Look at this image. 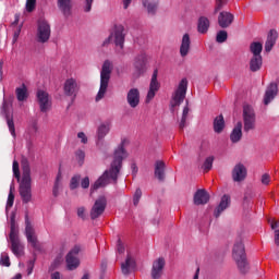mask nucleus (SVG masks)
Masks as SVG:
<instances>
[{
  "label": "nucleus",
  "mask_w": 279,
  "mask_h": 279,
  "mask_svg": "<svg viewBox=\"0 0 279 279\" xmlns=\"http://www.w3.org/2000/svg\"><path fill=\"white\" fill-rule=\"evenodd\" d=\"M60 186H62V173L59 172L52 190V195L54 197H58V195H60Z\"/></svg>",
  "instance_id": "e433bc0d"
},
{
  "label": "nucleus",
  "mask_w": 279,
  "mask_h": 279,
  "mask_svg": "<svg viewBox=\"0 0 279 279\" xmlns=\"http://www.w3.org/2000/svg\"><path fill=\"white\" fill-rule=\"evenodd\" d=\"M29 134H36L38 132V122L33 121L28 126Z\"/></svg>",
  "instance_id": "864d4df0"
},
{
  "label": "nucleus",
  "mask_w": 279,
  "mask_h": 279,
  "mask_svg": "<svg viewBox=\"0 0 279 279\" xmlns=\"http://www.w3.org/2000/svg\"><path fill=\"white\" fill-rule=\"evenodd\" d=\"M155 177L162 181L165 180V163L163 161H156L155 163Z\"/></svg>",
  "instance_id": "72a5a7b5"
},
{
  "label": "nucleus",
  "mask_w": 279,
  "mask_h": 279,
  "mask_svg": "<svg viewBox=\"0 0 279 279\" xmlns=\"http://www.w3.org/2000/svg\"><path fill=\"white\" fill-rule=\"evenodd\" d=\"M189 112H190L189 107L187 106L184 107L181 122L179 124L180 130H184L186 128V119H189Z\"/></svg>",
  "instance_id": "58836bf2"
},
{
  "label": "nucleus",
  "mask_w": 279,
  "mask_h": 279,
  "mask_svg": "<svg viewBox=\"0 0 279 279\" xmlns=\"http://www.w3.org/2000/svg\"><path fill=\"white\" fill-rule=\"evenodd\" d=\"M22 180L20 182V196L23 204H29L32 202V169L29 168V161L27 158H22Z\"/></svg>",
  "instance_id": "f03ea898"
},
{
  "label": "nucleus",
  "mask_w": 279,
  "mask_h": 279,
  "mask_svg": "<svg viewBox=\"0 0 279 279\" xmlns=\"http://www.w3.org/2000/svg\"><path fill=\"white\" fill-rule=\"evenodd\" d=\"M208 27H210V21L206 16H201L198 19V32L199 34H206L208 32Z\"/></svg>",
  "instance_id": "473e14b6"
},
{
  "label": "nucleus",
  "mask_w": 279,
  "mask_h": 279,
  "mask_svg": "<svg viewBox=\"0 0 279 279\" xmlns=\"http://www.w3.org/2000/svg\"><path fill=\"white\" fill-rule=\"evenodd\" d=\"M25 232H26V238L28 243H31V245L35 248L38 247V239L36 238V234L34 232V227H32V223H29V221L26 220V228H25Z\"/></svg>",
  "instance_id": "b1692460"
},
{
  "label": "nucleus",
  "mask_w": 279,
  "mask_h": 279,
  "mask_svg": "<svg viewBox=\"0 0 279 279\" xmlns=\"http://www.w3.org/2000/svg\"><path fill=\"white\" fill-rule=\"evenodd\" d=\"M109 43H114L116 47L123 49L125 43V27L123 25H116L113 33L104 41V45H109Z\"/></svg>",
  "instance_id": "39448f33"
},
{
  "label": "nucleus",
  "mask_w": 279,
  "mask_h": 279,
  "mask_svg": "<svg viewBox=\"0 0 279 279\" xmlns=\"http://www.w3.org/2000/svg\"><path fill=\"white\" fill-rule=\"evenodd\" d=\"M189 51H191V36L189 34H184L180 47V53L182 58L189 56Z\"/></svg>",
  "instance_id": "bb28decb"
},
{
  "label": "nucleus",
  "mask_w": 279,
  "mask_h": 279,
  "mask_svg": "<svg viewBox=\"0 0 279 279\" xmlns=\"http://www.w3.org/2000/svg\"><path fill=\"white\" fill-rule=\"evenodd\" d=\"M250 51L253 53V56H260L263 53V44L258 41H254L250 46Z\"/></svg>",
  "instance_id": "4c0bfd02"
},
{
  "label": "nucleus",
  "mask_w": 279,
  "mask_h": 279,
  "mask_svg": "<svg viewBox=\"0 0 279 279\" xmlns=\"http://www.w3.org/2000/svg\"><path fill=\"white\" fill-rule=\"evenodd\" d=\"M11 250L15 256H23V245L19 240V228L14 223V219L11 220L10 231Z\"/></svg>",
  "instance_id": "0eeeda50"
},
{
  "label": "nucleus",
  "mask_w": 279,
  "mask_h": 279,
  "mask_svg": "<svg viewBox=\"0 0 279 279\" xmlns=\"http://www.w3.org/2000/svg\"><path fill=\"white\" fill-rule=\"evenodd\" d=\"M126 145L128 140H122L121 144L114 150L113 160L111 162L110 169L106 170L104 174L92 185V195L94 191H97V189H101L104 186H108V184H110L111 182H113V184H117V180H119V173L123 165V159L128 158V151H125Z\"/></svg>",
  "instance_id": "f257e3e1"
},
{
  "label": "nucleus",
  "mask_w": 279,
  "mask_h": 279,
  "mask_svg": "<svg viewBox=\"0 0 279 279\" xmlns=\"http://www.w3.org/2000/svg\"><path fill=\"white\" fill-rule=\"evenodd\" d=\"M142 196H143V192L141 191V189H137L133 196L134 206H138V202H141Z\"/></svg>",
  "instance_id": "a18cd8bd"
},
{
  "label": "nucleus",
  "mask_w": 279,
  "mask_h": 279,
  "mask_svg": "<svg viewBox=\"0 0 279 279\" xmlns=\"http://www.w3.org/2000/svg\"><path fill=\"white\" fill-rule=\"evenodd\" d=\"M126 101L130 108H137L141 104V92L138 88H131L126 94Z\"/></svg>",
  "instance_id": "f3484780"
},
{
  "label": "nucleus",
  "mask_w": 279,
  "mask_h": 279,
  "mask_svg": "<svg viewBox=\"0 0 279 279\" xmlns=\"http://www.w3.org/2000/svg\"><path fill=\"white\" fill-rule=\"evenodd\" d=\"M144 8H146L148 14H156L158 10V0H142Z\"/></svg>",
  "instance_id": "2f4dec72"
},
{
  "label": "nucleus",
  "mask_w": 279,
  "mask_h": 279,
  "mask_svg": "<svg viewBox=\"0 0 279 279\" xmlns=\"http://www.w3.org/2000/svg\"><path fill=\"white\" fill-rule=\"evenodd\" d=\"M112 73V63L110 61H105L100 72V88L96 96V101H101L108 93V84H110V75Z\"/></svg>",
  "instance_id": "20e7f679"
},
{
  "label": "nucleus",
  "mask_w": 279,
  "mask_h": 279,
  "mask_svg": "<svg viewBox=\"0 0 279 279\" xmlns=\"http://www.w3.org/2000/svg\"><path fill=\"white\" fill-rule=\"evenodd\" d=\"M243 123L238 122L234 126L233 131L231 132L230 140L233 143H239L243 136Z\"/></svg>",
  "instance_id": "c85d7f7f"
},
{
  "label": "nucleus",
  "mask_w": 279,
  "mask_h": 279,
  "mask_svg": "<svg viewBox=\"0 0 279 279\" xmlns=\"http://www.w3.org/2000/svg\"><path fill=\"white\" fill-rule=\"evenodd\" d=\"M227 40H228V32L226 31L218 32L216 36V41L221 44V43H226Z\"/></svg>",
  "instance_id": "a19ab883"
},
{
  "label": "nucleus",
  "mask_w": 279,
  "mask_h": 279,
  "mask_svg": "<svg viewBox=\"0 0 279 279\" xmlns=\"http://www.w3.org/2000/svg\"><path fill=\"white\" fill-rule=\"evenodd\" d=\"M15 95L17 100L20 101H25V99H27L28 94H27V87L25 86V84H23L22 87H17L15 89Z\"/></svg>",
  "instance_id": "c9c22d12"
},
{
  "label": "nucleus",
  "mask_w": 279,
  "mask_h": 279,
  "mask_svg": "<svg viewBox=\"0 0 279 279\" xmlns=\"http://www.w3.org/2000/svg\"><path fill=\"white\" fill-rule=\"evenodd\" d=\"M33 271H34V260H29L27 265V275L32 276Z\"/></svg>",
  "instance_id": "13d9d810"
},
{
  "label": "nucleus",
  "mask_w": 279,
  "mask_h": 279,
  "mask_svg": "<svg viewBox=\"0 0 279 279\" xmlns=\"http://www.w3.org/2000/svg\"><path fill=\"white\" fill-rule=\"evenodd\" d=\"M247 177V169L242 163H238L232 170V178L234 182H243Z\"/></svg>",
  "instance_id": "aec40b11"
},
{
  "label": "nucleus",
  "mask_w": 279,
  "mask_h": 279,
  "mask_svg": "<svg viewBox=\"0 0 279 279\" xmlns=\"http://www.w3.org/2000/svg\"><path fill=\"white\" fill-rule=\"evenodd\" d=\"M275 243L276 245H279V230L275 231Z\"/></svg>",
  "instance_id": "69168bd1"
},
{
  "label": "nucleus",
  "mask_w": 279,
  "mask_h": 279,
  "mask_svg": "<svg viewBox=\"0 0 279 279\" xmlns=\"http://www.w3.org/2000/svg\"><path fill=\"white\" fill-rule=\"evenodd\" d=\"M9 106L10 104L8 102V100H4L2 105V112L5 114L7 125L9 128L11 136L13 138H16V129L14 126V119L11 118L10 114L8 113Z\"/></svg>",
  "instance_id": "6ab92c4d"
},
{
  "label": "nucleus",
  "mask_w": 279,
  "mask_h": 279,
  "mask_svg": "<svg viewBox=\"0 0 279 279\" xmlns=\"http://www.w3.org/2000/svg\"><path fill=\"white\" fill-rule=\"evenodd\" d=\"M214 161H215V157H207L203 165L204 171L208 172L210 169H213Z\"/></svg>",
  "instance_id": "79ce46f5"
},
{
  "label": "nucleus",
  "mask_w": 279,
  "mask_h": 279,
  "mask_svg": "<svg viewBox=\"0 0 279 279\" xmlns=\"http://www.w3.org/2000/svg\"><path fill=\"white\" fill-rule=\"evenodd\" d=\"M187 88H189V81L186 78H182L172 97V101H171L172 110L177 108V106H180L182 101H184L186 97Z\"/></svg>",
  "instance_id": "6e6552de"
},
{
  "label": "nucleus",
  "mask_w": 279,
  "mask_h": 279,
  "mask_svg": "<svg viewBox=\"0 0 279 279\" xmlns=\"http://www.w3.org/2000/svg\"><path fill=\"white\" fill-rule=\"evenodd\" d=\"M25 10L29 13L34 12L36 10V0H26Z\"/></svg>",
  "instance_id": "37998d69"
},
{
  "label": "nucleus",
  "mask_w": 279,
  "mask_h": 279,
  "mask_svg": "<svg viewBox=\"0 0 279 279\" xmlns=\"http://www.w3.org/2000/svg\"><path fill=\"white\" fill-rule=\"evenodd\" d=\"M62 255H59L53 263L50 266V269L53 271V269H58L60 267V265H62Z\"/></svg>",
  "instance_id": "de8ad7c7"
},
{
  "label": "nucleus",
  "mask_w": 279,
  "mask_h": 279,
  "mask_svg": "<svg viewBox=\"0 0 279 279\" xmlns=\"http://www.w3.org/2000/svg\"><path fill=\"white\" fill-rule=\"evenodd\" d=\"M51 279H62V275H60V272L54 271L51 274L50 276Z\"/></svg>",
  "instance_id": "e2e57ef3"
},
{
  "label": "nucleus",
  "mask_w": 279,
  "mask_h": 279,
  "mask_svg": "<svg viewBox=\"0 0 279 279\" xmlns=\"http://www.w3.org/2000/svg\"><path fill=\"white\" fill-rule=\"evenodd\" d=\"M147 62V54L145 52L140 53L134 59L133 66L135 69L134 75L135 77H141L143 73H145V64Z\"/></svg>",
  "instance_id": "2eb2a0df"
},
{
  "label": "nucleus",
  "mask_w": 279,
  "mask_h": 279,
  "mask_svg": "<svg viewBox=\"0 0 279 279\" xmlns=\"http://www.w3.org/2000/svg\"><path fill=\"white\" fill-rule=\"evenodd\" d=\"M84 213H86V209L84 207H80L77 209V215H78V217H81V219H84V217H85Z\"/></svg>",
  "instance_id": "680f3d73"
},
{
  "label": "nucleus",
  "mask_w": 279,
  "mask_h": 279,
  "mask_svg": "<svg viewBox=\"0 0 279 279\" xmlns=\"http://www.w3.org/2000/svg\"><path fill=\"white\" fill-rule=\"evenodd\" d=\"M58 5L64 16L71 14V0H58Z\"/></svg>",
  "instance_id": "f704fd0d"
},
{
  "label": "nucleus",
  "mask_w": 279,
  "mask_h": 279,
  "mask_svg": "<svg viewBox=\"0 0 279 279\" xmlns=\"http://www.w3.org/2000/svg\"><path fill=\"white\" fill-rule=\"evenodd\" d=\"M234 21V15L230 12H220L218 16V25H220L222 28L230 27L232 25V22Z\"/></svg>",
  "instance_id": "4be33fe9"
},
{
  "label": "nucleus",
  "mask_w": 279,
  "mask_h": 279,
  "mask_svg": "<svg viewBox=\"0 0 279 279\" xmlns=\"http://www.w3.org/2000/svg\"><path fill=\"white\" fill-rule=\"evenodd\" d=\"M12 206H14V193H12V190H11L8 196L7 210L8 208H12Z\"/></svg>",
  "instance_id": "603ef678"
},
{
  "label": "nucleus",
  "mask_w": 279,
  "mask_h": 279,
  "mask_svg": "<svg viewBox=\"0 0 279 279\" xmlns=\"http://www.w3.org/2000/svg\"><path fill=\"white\" fill-rule=\"evenodd\" d=\"M19 36H21V29H17L14 32L13 34V45L16 44V41L19 40Z\"/></svg>",
  "instance_id": "052dcab7"
},
{
  "label": "nucleus",
  "mask_w": 279,
  "mask_h": 279,
  "mask_svg": "<svg viewBox=\"0 0 279 279\" xmlns=\"http://www.w3.org/2000/svg\"><path fill=\"white\" fill-rule=\"evenodd\" d=\"M80 186V175H74L70 181L71 191H75Z\"/></svg>",
  "instance_id": "c03bdc74"
},
{
  "label": "nucleus",
  "mask_w": 279,
  "mask_h": 279,
  "mask_svg": "<svg viewBox=\"0 0 279 279\" xmlns=\"http://www.w3.org/2000/svg\"><path fill=\"white\" fill-rule=\"evenodd\" d=\"M228 206H230V196L223 195L221 197L219 205L217 206V208L214 211L215 217L216 218L220 217L221 213H223V210H226V208H228Z\"/></svg>",
  "instance_id": "cd10ccee"
},
{
  "label": "nucleus",
  "mask_w": 279,
  "mask_h": 279,
  "mask_svg": "<svg viewBox=\"0 0 279 279\" xmlns=\"http://www.w3.org/2000/svg\"><path fill=\"white\" fill-rule=\"evenodd\" d=\"M84 158H86V154H84V150H77L76 151V160H78V165H84Z\"/></svg>",
  "instance_id": "3c124183"
},
{
  "label": "nucleus",
  "mask_w": 279,
  "mask_h": 279,
  "mask_svg": "<svg viewBox=\"0 0 279 279\" xmlns=\"http://www.w3.org/2000/svg\"><path fill=\"white\" fill-rule=\"evenodd\" d=\"M82 189H88L90 186V179L88 177L84 178L81 182Z\"/></svg>",
  "instance_id": "5fc2aeb1"
},
{
  "label": "nucleus",
  "mask_w": 279,
  "mask_h": 279,
  "mask_svg": "<svg viewBox=\"0 0 279 279\" xmlns=\"http://www.w3.org/2000/svg\"><path fill=\"white\" fill-rule=\"evenodd\" d=\"M118 252L119 254H123V252H125V246H123L121 240L118 241Z\"/></svg>",
  "instance_id": "bf43d9fd"
},
{
  "label": "nucleus",
  "mask_w": 279,
  "mask_h": 279,
  "mask_svg": "<svg viewBox=\"0 0 279 279\" xmlns=\"http://www.w3.org/2000/svg\"><path fill=\"white\" fill-rule=\"evenodd\" d=\"M63 90L68 97H75V95H77V90H80V85L75 78H68L64 83Z\"/></svg>",
  "instance_id": "a211bd4d"
},
{
  "label": "nucleus",
  "mask_w": 279,
  "mask_h": 279,
  "mask_svg": "<svg viewBox=\"0 0 279 279\" xmlns=\"http://www.w3.org/2000/svg\"><path fill=\"white\" fill-rule=\"evenodd\" d=\"M77 137L81 138V143H83L84 145H86V143H88V138L86 137V134H84V132H80L77 134Z\"/></svg>",
  "instance_id": "6e6d98bb"
},
{
  "label": "nucleus",
  "mask_w": 279,
  "mask_h": 279,
  "mask_svg": "<svg viewBox=\"0 0 279 279\" xmlns=\"http://www.w3.org/2000/svg\"><path fill=\"white\" fill-rule=\"evenodd\" d=\"M80 245H75L66 255L65 263L69 271H73L80 267V258L77 255L80 254Z\"/></svg>",
  "instance_id": "9b49d317"
},
{
  "label": "nucleus",
  "mask_w": 279,
  "mask_h": 279,
  "mask_svg": "<svg viewBox=\"0 0 279 279\" xmlns=\"http://www.w3.org/2000/svg\"><path fill=\"white\" fill-rule=\"evenodd\" d=\"M209 199L210 196L208 195V192H206L205 190H198L194 195V204H196V206L208 204Z\"/></svg>",
  "instance_id": "a878e982"
},
{
  "label": "nucleus",
  "mask_w": 279,
  "mask_h": 279,
  "mask_svg": "<svg viewBox=\"0 0 279 279\" xmlns=\"http://www.w3.org/2000/svg\"><path fill=\"white\" fill-rule=\"evenodd\" d=\"M232 256L241 274H247V271H250V264L247 263V255L245 254V245H243V240L240 239L234 243Z\"/></svg>",
  "instance_id": "7ed1b4c3"
},
{
  "label": "nucleus",
  "mask_w": 279,
  "mask_h": 279,
  "mask_svg": "<svg viewBox=\"0 0 279 279\" xmlns=\"http://www.w3.org/2000/svg\"><path fill=\"white\" fill-rule=\"evenodd\" d=\"M163 269H165V258L159 257L157 260L153 263L151 278L153 279L161 278Z\"/></svg>",
  "instance_id": "412c9836"
},
{
  "label": "nucleus",
  "mask_w": 279,
  "mask_h": 279,
  "mask_svg": "<svg viewBox=\"0 0 279 279\" xmlns=\"http://www.w3.org/2000/svg\"><path fill=\"white\" fill-rule=\"evenodd\" d=\"M262 66H263V56H258V54L253 56L250 61V70L253 73H256V71H260Z\"/></svg>",
  "instance_id": "c756f323"
},
{
  "label": "nucleus",
  "mask_w": 279,
  "mask_h": 279,
  "mask_svg": "<svg viewBox=\"0 0 279 279\" xmlns=\"http://www.w3.org/2000/svg\"><path fill=\"white\" fill-rule=\"evenodd\" d=\"M51 38V26L47 20H39L37 24V43H47Z\"/></svg>",
  "instance_id": "1a4fd4ad"
},
{
  "label": "nucleus",
  "mask_w": 279,
  "mask_h": 279,
  "mask_svg": "<svg viewBox=\"0 0 279 279\" xmlns=\"http://www.w3.org/2000/svg\"><path fill=\"white\" fill-rule=\"evenodd\" d=\"M111 128H112L111 121L102 122L97 129L98 141H102V138H106V135L110 133Z\"/></svg>",
  "instance_id": "393cba45"
},
{
  "label": "nucleus",
  "mask_w": 279,
  "mask_h": 279,
  "mask_svg": "<svg viewBox=\"0 0 279 279\" xmlns=\"http://www.w3.org/2000/svg\"><path fill=\"white\" fill-rule=\"evenodd\" d=\"M278 96V84L276 83H270L265 92L264 95V105L269 106V102L276 99Z\"/></svg>",
  "instance_id": "dca6fc26"
},
{
  "label": "nucleus",
  "mask_w": 279,
  "mask_h": 279,
  "mask_svg": "<svg viewBox=\"0 0 279 279\" xmlns=\"http://www.w3.org/2000/svg\"><path fill=\"white\" fill-rule=\"evenodd\" d=\"M131 169H132L133 173H138V167H136V163H132Z\"/></svg>",
  "instance_id": "338daca9"
},
{
  "label": "nucleus",
  "mask_w": 279,
  "mask_h": 279,
  "mask_svg": "<svg viewBox=\"0 0 279 279\" xmlns=\"http://www.w3.org/2000/svg\"><path fill=\"white\" fill-rule=\"evenodd\" d=\"M270 226L272 230H276V228H278V221L271 220Z\"/></svg>",
  "instance_id": "774afa93"
},
{
  "label": "nucleus",
  "mask_w": 279,
  "mask_h": 279,
  "mask_svg": "<svg viewBox=\"0 0 279 279\" xmlns=\"http://www.w3.org/2000/svg\"><path fill=\"white\" fill-rule=\"evenodd\" d=\"M13 174L16 180H21V170L19 169V161H13Z\"/></svg>",
  "instance_id": "49530a36"
},
{
  "label": "nucleus",
  "mask_w": 279,
  "mask_h": 279,
  "mask_svg": "<svg viewBox=\"0 0 279 279\" xmlns=\"http://www.w3.org/2000/svg\"><path fill=\"white\" fill-rule=\"evenodd\" d=\"M124 10H128L130 8V4L132 3V0H122Z\"/></svg>",
  "instance_id": "0e129e2a"
},
{
  "label": "nucleus",
  "mask_w": 279,
  "mask_h": 279,
  "mask_svg": "<svg viewBox=\"0 0 279 279\" xmlns=\"http://www.w3.org/2000/svg\"><path fill=\"white\" fill-rule=\"evenodd\" d=\"M106 206H108V201L106 199V196H100L96 199L94 206L90 210V218L92 219H98V217H101L106 210Z\"/></svg>",
  "instance_id": "f8f14e48"
},
{
  "label": "nucleus",
  "mask_w": 279,
  "mask_h": 279,
  "mask_svg": "<svg viewBox=\"0 0 279 279\" xmlns=\"http://www.w3.org/2000/svg\"><path fill=\"white\" fill-rule=\"evenodd\" d=\"M276 40H278V32H276V29H270L265 43L266 53H269L274 49Z\"/></svg>",
  "instance_id": "5701e85b"
},
{
  "label": "nucleus",
  "mask_w": 279,
  "mask_h": 279,
  "mask_svg": "<svg viewBox=\"0 0 279 279\" xmlns=\"http://www.w3.org/2000/svg\"><path fill=\"white\" fill-rule=\"evenodd\" d=\"M157 90H160V83L158 82V70H154L149 85V90L146 96V104H149L151 99L156 97Z\"/></svg>",
  "instance_id": "4468645a"
},
{
  "label": "nucleus",
  "mask_w": 279,
  "mask_h": 279,
  "mask_svg": "<svg viewBox=\"0 0 279 279\" xmlns=\"http://www.w3.org/2000/svg\"><path fill=\"white\" fill-rule=\"evenodd\" d=\"M0 265H2V267H10V256L8 253H1Z\"/></svg>",
  "instance_id": "ea45409f"
},
{
  "label": "nucleus",
  "mask_w": 279,
  "mask_h": 279,
  "mask_svg": "<svg viewBox=\"0 0 279 279\" xmlns=\"http://www.w3.org/2000/svg\"><path fill=\"white\" fill-rule=\"evenodd\" d=\"M226 128V120H223V116H218L214 120V132L217 134H221L223 132V129Z\"/></svg>",
  "instance_id": "7c9ffc66"
},
{
  "label": "nucleus",
  "mask_w": 279,
  "mask_h": 279,
  "mask_svg": "<svg viewBox=\"0 0 279 279\" xmlns=\"http://www.w3.org/2000/svg\"><path fill=\"white\" fill-rule=\"evenodd\" d=\"M269 182H271V178L269 177V174H264L262 175V184H269Z\"/></svg>",
  "instance_id": "4d7b16f0"
},
{
  "label": "nucleus",
  "mask_w": 279,
  "mask_h": 279,
  "mask_svg": "<svg viewBox=\"0 0 279 279\" xmlns=\"http://www.w3.org/2000/svg\"><path fill=\"white\" fill-rule=\"evenodd\" d=\"M228 3V0H216L215 14L223 9V5Z\"/></svg>",
  "instance_id": "09e8293b"
},
{
  "label": "nucleus",
  "mask_w": 279,
  "mask_h": 279,
  "mask_svg": "<svg viewBox=\"0 0 279 279\" xmlns=\"http://www.w3.org/2000/svg\"><path fill=\"white\" fill-rule=\"evenodd\" d=\"M37 97V104L39 106L40 112H44L47 114L51 110L52 101H51V96H49V93L39 89L37 90L36 94Z\"/></svg>",
  "instance_id": "9d476101"
},
{
  "label": "nucleus",
  "mask_w": 279,
  "mask_h": 279,
  "mask_svg": "<svg viewBox=\"0 0 279 279\" xmlns=\"http://www.w3.org/2000/svg\"><path fill=\"white\" fill-rule=\"evenodd\" d=\"M95 0H84L83 2V10L84 12H90V10H93V2Z\"/></svg>",
  "instance_id": "8fccbe9b"
},
{
  "label": "nucleus",
  "mask_w": 279,
  "mask_h": 279,
  "mask_svg": "<svg viewBox=\"0 0 279 279\" xmlns=\"http://www.w3.org/2000/svg\"><path fill=\"white\" fill-rule=\"evenodd\" d=\"M121 271L124 276H130L132 271H136V257L128 252L126 259L121 264Z\"/></svg>",
  "instance_id": "ddd939ff"
},
{
  "label": "nucleus",
  "mask_w": 279,
  "mask_h": 279,
  "mask_svg": "<svg viewBox=\"0 0 279 279\" xmlns=\"http://www.w3.org/2000/svg\"><path fill=\"white\" fill-rule=\"evenodd\" d=\"M244 132H252L256 129V113L250 105L243 106Z\"/></svg>",
  "instance_id": "423d86ee"
}]
</instances>
